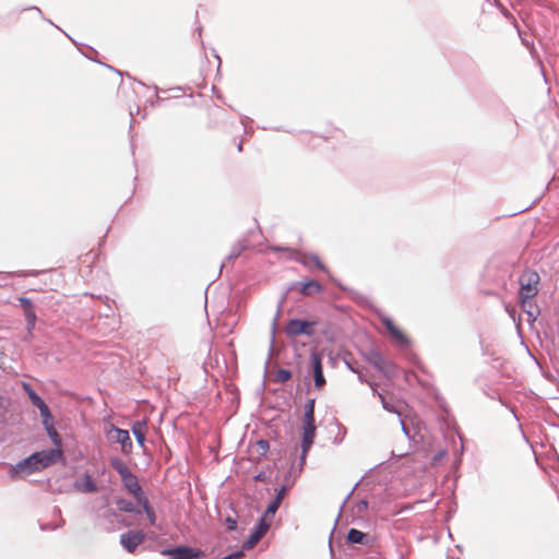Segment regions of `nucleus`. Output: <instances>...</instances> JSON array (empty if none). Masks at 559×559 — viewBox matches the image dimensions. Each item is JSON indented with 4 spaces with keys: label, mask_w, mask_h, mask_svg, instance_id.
<instances>
[{
    "label": "nucleus",
    "mask_w": 559,
    "mask_h": 559,
    "mask_svg": "<svg viewBox=\"0 0 559 559\" xmlns=\"http://www.w3.org/2000/svg\"><path fill=\"white\" fill-rule=\"evenodd\" d=\"M32 404L36 406L39 409V413H45L47 409V404L44 402V400L35 392H29L28 395Z\"/></svg>",
    "instance_id": "nucleus-22"
},
{
    "label": "nucleus",
    "mask_w": 559,
    "mask_h": 559,
    "mask_svg": "<svg viewBox=\"0 0 559 559\" xmlns=\"http://www.w3.org/2000/svg\"><path fill=\"white\" fill-rule=\"evenodd\" d=\"M347 542L350 544H365L366 534L356 528H350L347 533Z\"/></svg>",
    "instance_id": "nucleus-20"
},
{
    "label": "nucleus",
    "mask_w": 559,
    "mask_h": 559,
    "mask_svg": "<svg viewBox=\"0 0 559 559\" xmlns=\"http://www.w3.org/2000/svg\"><path fill=\"white\" fill-rule=\"evenodd\" d=\"M62 456L58 449L44 450L33 453L31 456L16 465L17 472L33 473L46 468Z\"/></svg>",
    "instance_id": "nucleus-1"
},
{
    "label": "nucleus",
    "mask_w": 559,
    "mask_h": 559,
    "mask_svg": "<svg viewBox=\"0 0 559 559\" xmlns=\"http://www.w3.org/2000/svg\"><path fill=\"white\" fill-rule=\"evenodd\" d=\"M322 290H323V286L320 283H318L317 281L311 280V281L301 283L300 294H302L304 296H313V295L322 293Z\"/></svg>",
    "instance_id": "nucleus-15"
},
{
    "label": "nucleus",
    "mask_w": 559,
    "mask_h": 559,
    "mask_svg": "<svg viewBox=\"0 0 559 559\" xmlns=\"http://www.w3.org/2000/svg\"><path fill=\"white\" fill-rule=\"evenodd\" d=\"M116 504L118 507V509L120 511H123V512H139L133 503L131 501H128V500H124V499H119L116 501Z\"/></svg>",
    "instance_id": "nucleus-23"
},
{
    "label": "nucleus",
    "mask_w": 559,
    "mask_h": 559,
    "mask_svg": "<svg viewBox=\"0 0 559 559\" xmlns=\"http://www.w3.org/2000/svg\"><path fill=\"white\" fill-rule=\"evenodd\" d=\"M163 555L169 556V559H198L202 557V551L191 547H176L163 551Z\"/></svg>",
    "instance_id": "nucleus-8"
},
{
    "label": "nucleus",
    "mask_w": 559,
    "mask_h": 559,
    "mask_svg": "<svg viewBox=\"0 0 559 559\" xmlns=\"http://www.w3.org/2000/svg\"><path fill=\"white\" fill-rule=\"evenodd\" d=\"M22 386H23V389H24V391L26 392L27 395H29V392L34 391L28 383L24 382Z\"/></svg>",
    "instance_id": "nucleus-35"
},
{
    "label": "nucleus",
    "mask_w": 559,
    "mask_h": 559,
    "mask_svg": "<svg viewBox=\"0 0 559 559\" xmlns=\"http://www.w3.org/2000/svg\"><path fill=\"white\" fill-rule=\"evenodd\" d=\"M19 301L23 308L24 316L28 325L33 326L36 321V313L32 301L28 298L20 297Z\"/></svg>",
    "instance_id": "nucleus-12"
},
{
    "label": "nucleus",
    "mask_w": 559,
    "mask_h": 559,
    "mask_svg": "<svg viewBox=\"0 0 559 559\" xmlns=\"http://www.w3.org/2000/svg\"><path fill=\"white\" fill-rule=\"evenodd\" d=\"M274 502L278 503L280 506L282 504L283 502V499H280L278 497L275 496V498L273 499Z\"/></svg>",
    "instance_id": "nucleus-37"
},
{
    "label": "nucleus",
    "mask_w": 559,
    "mask_h": 559,
    "mask_svg": "<svg viewBox=\"0 0 559 559\" xmlns=\"http://www.w3.org/2000/svg\"><path fill=\"white\" fill-rule=\"evenodd\" d=\"M316 325V321L292 319L285 326V333L289 337H297L299 335L310 336L313 334Z\"/></svg>",
    "instance_id": "nucleus-5"
},
{
    "label": "nucleus",
    "mask_w": 559,
    "mask_h": 559,
    "mask_svg": "<svg viewBox=\"0 0 559 559\" xmlns=\"http://www.w3.org/2000/svg\"><path fill=\"white\" fill-rule=\"evenodd\" d=\"M520 293L519 298L522 308L531 306V300L538 294L539 275L536 271L526 270L519 278Z\"/></svg>",
    "instance_id": "nucleus-3"
},
{
    "label": "nucleus",
    "mask_w": 559,
    "mask_h": 559,
    "mask_svg": "<svg viewBox=\"0 0 559 559\" xmlns=\"http://www.w3.org/2000/svg\"><path fill=\"white\" fill-rule=\"evenodd\" d=\"M91 255H92V259H93V260L97 258V254H96V253H94V252H90V253H87V254H85V255H84V260H83V262H85V261H86Z\"/></svg>",
    "instance_id": "nucleus-36"
},
{
    "label": "nucleus",
    "mask_w": 559,
    "mask_h": 559,
    "mask_svg": "<svg viewBox=\"0 0 559 559\" xmlns=\"http://www.w3.org/2000/svg\"><path fill=\"white\" fill-rule=\"evenodd\" d=\"M280 507H281V506H280L278 503H276V502H274V500H272V501L270 502V504L267 506V508H266V510H265V512H264V514H263V515H264L266 519H271V520H273V518H274V515H275V513H276V511L278 510V508H280Z\"/></svg>",
    "instance_id": "nucleus-26"
},
{
    "label": "nucleus",
    "mask_w": 559,
    "mask_h": 559,
    "mask_svg": "<svg viewBox=\"0 0 559 559\" xmlns=\"http://www.w3.org/2000/svg\"><path fill=\"white\" fill-rule=\"evenodd\" d=\"M139 504H141L143 507V510L150 521V524L151 525H155L156 523V514H155V511L154 509L150 506L148 503V500L146 499V497L142 498L141 500L138 501Z\"/></svg>",
    "instance_id": "nucleus-19"
},
{
    "label": "nucleus",
    "mask_w": 559,
    "mask_h": 559,
    "mask_svg": "<svg viewBox=\"0 0 559 559\" xmlns=\"http://www.w3.org/2000/svg\"><path fill=\"white\" fill-rule=\"evenodd\" d=\"M260 539L257 538L252 533L250 534L248 540L243 544V547L247 549L253 548Z\"/></svg>",
    "instance_id": "nucleus-28"
},
{
    "label": "nucleus",
    "mask_w": 559,
    "mask_h": 559,
    "mask_svg": "<svg viewBox=\"0 0 559 559\" xmlns=\"http://www.w3.org/2000/svg\"><path fill=\"white\" fill-rule=\"evenodd\" d=\"M124 488L135 498L136 501L145 497L141 486L139 485L138 477L131 472L121 477Z\"/></svg>",
    "instance_id": "nucleus-9"
},
{
    "label": "nucleus",
    "mask_w": 559,
    "mask_h": 559,
    "mask_svg": "<svg viewBox=\"0 0 559 559\" xmlns=\"http://www.w3.org/2000/svg\"><path fill=\"white\" fill-rule=\"evenodd\" d=\"M47 432L51 437L53 443L58 445L60 443V437L55 427H52V430H47Z\"/></svg>",
    "instance_id": "nucleus-30"
},
{
    "label": "nucleus",
    "mask_w": 559,
    "mask_h": 559,
    "mask_svg": "<svg viewBox=\"0 0 559 559\" xmlns=\"http://www.w3.org/2000/svg\"><path fill=\"white\" fill-rule=\"evenodd\" d=\"M272 521L273 520L266 519L264 515H262L258 526L254 528L252 534L255 535L258 539H261L269 531Z\"/></svg>",
    "instance_id": "nucleus-18"
},
{
    "label": "nucleus",
    "mask_w": 559,
    "mask_h": 559,
    "mask_svg": "<svg viewBox=\"0 0 559 559\" xmlns=\"http://www.w3.org/2000/svg\"><path fill=\"white\" fill-rule=\"evenodd\" d=\"M107 436L121 445L123 453H130L132 451L133 445L128 430L111 426L109 431H107Z\"/></svg>",
    "instance_id": "nucleus-7"
},
{
    "label": "nucleus",
    "mask_w": 559,
    "mask_h": 559,
    "mask_svg": "<svg viewBox=\"0 0 559 559\" xmlns=\"http://www.w3.org/2000/svg\"><path fill=\"white\" fill-rule=\"evenodd\" d=\"M534 307L533 302L531 301V306L526 305V308H523L531 317H534V312L532 311V308Z\"/></svg>",
    "instance_id": "nucleus-34"
},
{
    "label": "nucleus",
    "mask_w": 559,
    "mask_h": 559,
    "mask_svg": "<svg viewBox=\"0 0 559 559\" xmlns=\"http://www.w3.org/2000/svg\"><path fill=\"white\" fill-rule=\"evenodd\" d=\"M292 378V372L287 369H278L275 373V380L277 382H286Z\"/></svg>",
    "instance_id": "nucleus-25"
},
{
    "label": "nucleus",
    "mask_w": 559,
    "mask_h": 559,
    "mask_svg": "<svg viewBox=\"0 0 559 559\" xmlns=\"http://www.w3.org/2000/svg\"><path fill=\"white\" fill-rule=\"evenodd\" d=\"M40 416L43 418V425L46 428V430H52L53 418L48 406L45 413H40Z\"/></svg>",
    "instance_id": "nucleus-24"
},
{
    "label": "nucleus",
    "mask_w": 559,
    "mask_h": 559,
    "mask_svg": "<svg viewBox=\"0 0 559 559\" xmlns=\"http://www.w3.org/2000/svg\"><path fill=\"white\" fill-rule=\"evenodd\" d=\"M378 395H379V397H380V400H381V402H382L383 407H384L386 411H389V412H393V407H392V406H390V405L385 402V400H384L383 395H382V394H380V393H379Z\"/></svg>",
    "instance_id": "nucleus-33"
},
{
    "label": "nucleus",
    "mask_w": 559,
    "mask_h": 559,
    "mask_svg": "<svg viewBox=\"0 0 559 559\" xmlns=\"http://www.w3.org/2000/svg\"><path fill=\"white\" fill-rule=\"evenodd\" d=\"M381 321H382V324L390 332L392 337H394L395 340H397L401 343L407 342L406 335L390 318H383Z\"/></svg>",
    "instance_id": "nucleus-13"
},
{
    "label": "nucleus",
    "mask_w": 559,
    "mask_h": 559,
    "mask_svg": "<svg viewBox=\"0 0 559 559\" xmlns=\"http://www.w3.org/2000/svg\"><path fill=\"white\" fill-rule=\"evenodd\" d=\"M226 525L229 531H234L237 527V521L230 516L226 519Z\"/></svg>",
    "instance_id": "nucleus-31"
},
{
    "label": "nucleus",
    "mask_w": 559,
    "mask_h": 559,
    "mask_svg": "<svg viewBox=\"0 0 559 559\" xmlns=\"http://www.w3.org/2000/svg\"><path fill=\"white\" fill-rule=\"evenodd\" d=\"M144 540L145 534L142 531H129L120 536L121 546L130 554H133Z\"/></svg>",
    "instance_id": "nucleus-6"
},
{
    "label": "nucleus",
    "mask_w": 559,
    "mask_h": 559,
    "mask_svg": "<svg viewBox=\"0 0 559 559\" xmlns=\"http://www.w3.org/2000/svg\"><path fill=\"white\" fill-rule=\"evenodd\" d=\"M287 491H288V487H287V486H282V487L280 488V490L277 491L276 497H278L280 499H283V500H284V498H285V496H286Z\"/></svg>",
    "instance_id": "nucleus-32"
},
{
    "label": "nucleus",
    "mask_w": 559,
    "mask_h": 559,
    "mask_svg": "<svg viewBox=\"0 0 559 559\" xmlns=\"http://www.w3.org/2000/svg\"><path fill=\"white\" fill-rule=\"evenodd\" d=\"M47 432L51 437L53 443L58 445L60 443V437L55 427H52V430H47Z\"/></svg>",
    "instance_id": "nucleus-29"
},
{
    "label": "nucleus",
    "mask_w": 559,
    "mask_h": 559,
    "mask_svg": "<svg viewBox=\"0 0 559 559\" xmlns=\"http://www.w3.org/2000/svg\"><path fill=\"white\" fill-rule=\"evenodd\" d=\"M272 251L283 252L287 259L296 260L302 263L305 266L316 265L321 271H326L325 264L321 261L320 257L317 254H306L298 250H293L289 248L282 247H271Z\"/></svg>",
    "instance_id": "nucleus-4"
},
{
    "label": "nucleus",
    "mask_w": 559,
    "mask_h": 559,
    "mask_svg": "<svg viewBox=\"0 0 559 559\" xmlns=\"http://www.w3.org/2000/svg\"><path fill=\"white\" fill-rule=\"evenodd\" d=\"M272 521L273 520L266 519L264 515H262L258 526L254 528L252 534L255 535L258 539H261L269 531Z\"/></svg>",
    "instance_id": "nucleus-17"
},
{
    "label": "nucleus",
    "mask_w": 559,
    "mask_h": 559,
    "mask_svg": "<svg viewBox=\"0 0 559 559\" xmlns=\"http://www.w3.org/2000/svg\"><path fill=\"white\" fill-rule=\"evenodd\" d=\"M272 521L273 520L266 519L264 515H262L258 526L254 528L252 534L255 535L258 539H261L269 531Z\"/></svg>",
    "instance_id": "nucleus-16"
},
{
    "label": "nucleus",
    "mask_w": 559,
    "mask_h": 559,
    "mask_svg": "<svg viewBox=\"0 0 559 559\" xmlns=\"http://www.w3.org/2000/svg\"><path fill=\"white\" fill-rule=\"evenodd\" d=\"M314 399H309L305 404V414L301 426V461L306 460V456L311 449L314 437H316V424H314Z\"/></svg>",
    "instance_id": "nucleus-2"
},
{
    "label": "nucleus",
    "mask_w": 559,
    "mask_h": 559,
    "mask_svg": "<svg viewBox=\"0 0 559 559\" xmlns=\"http://www.w3.org/2000/svg\"><path fill=\"white\" fill-rule=\"evenodd\" d=\"M111 467L122 477L123 475L130 473L127 464L119 457H112L110 460Z\"/></svg>",
    "instance_id": "nucleus-21"
},
{
    "label": "nucleus",
    "mask_w": 559,
    "mask_h": 559,
    "mask_svg": "<svg viewBox=\"0 0 559 559\" xmlns=\"http://www.w3.org/2000/svg\"><path fill=\"white\" fill-rule=\"evenodd\" d=\"M257 447L261 454H265L270 449L269 441L266 440H259Z\"/></svg>",
    "instance_id": "nucleus-27"
},
{
    "label": "nucleus",
    "mask_w": 559,
    "mask_h": 559,
    "mask_svg": "<svg viewBox=\"0 0 559 559\" xmlns=\"http://www.w3.org/2000/svg\"><path fill=\"white\" fill-rule=\"evenodd\" d=\"M132 432L136 439V442L141 445V447H144V442H145V435H146V431H147V420L146 419H143V420H138L135 421L133 425H132Z\"/></svg>",
    "instance_id": "nucleus-14"
},
{
    "label": "nucleus",
    "mask_w": 559,
    "mask_h": 559,
    "mask_svg": "<svg viewBox=\"0 0 559 559\" xmlns=\"http://www.w3.org/2000/svg\"><path fill=\"white\" fill-rule=\"evenodd\" d=\"M311 360H312L314 386L318 390H321L325 384L321 356L318 353H312Z\"/></svg>",
    "instance_id": "nucleus-10"
},
{
    "label": "nucleus",
    "mask_w": 559,
    "mask_h": 559,
    "mask_svg": "<svg viewBox=\"0 0 559 559\" xmlns=\"http://www.w3.org/2000/svg\"><path fill=\"white\" fill-rule=\"evenodd\" d=\"M75 490L84 493H93L98 490L95 481L90 475H84L82 478H79L74 481Z\"/></svg>",
    "instance_id": "nucleus-11"
}]
</instances>
